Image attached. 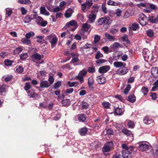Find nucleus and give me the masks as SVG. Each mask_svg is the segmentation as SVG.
I'll list each match as a JSON object with an SVG mask.
<instances>
[{
  "mask_svg": "<svg viewBox=\"0 0 158 158\" xmlns=\"http://www.w3.org/2000/svg\"><path fill=\"white\" fill-rule=\"evenodd\" d=\"M18 2L20 4L29 5L31 3L30 0H18Z\"/></svg>",
  "mask_w": 158,
  "mask_h": 158,
  "instance_id": "nucleus-29",
  "label": "nucleus"
},
{
  "mask_svg": "<svg viewBox=\"0 0 158 158\" xmlns=\"http://www.w3.org/2000/svg\"><path fill=\"white\" fill-rule=\"evenodd\" d=\"M96 18V15L94 13H92L90 14L89 16V20L90 23H92L94 22Z\"/></svg>",
  "mask_w": 158,
  "mask_h": 158,
  "instance_id": "nucleus-26",
  "label": "nucleus"
},
{
  "mask_svg": "<svg viewBox=\"0 0 158 158\" xmlns=\"http://www.w3.org/2000/svg\"><path fill=\"white\" fill-rule=\"evenodd\" d=\"M16 71L18 73H20L23 71V67L19 66V67L16 69Z\"/></svg>",
  "mask_w": 158,
  "mask_h": 158,
  "instance_id": "nucleus-58",
  "label": "nucleus"
},
{
  "mask_svg": "<svg viewBox=\"0 0 158 158\" xmlns=\"http://www.w3.org/2000/svg\"><path fill=\"white\" fill-rule=\"evenodd\" d=\"M77 24V23L74 20H73L67 23L66 25V27H69L70 26H74Z\"/></svg>",
  "mask_w": 158,
  "mask_h": 158,
  "instance_id": "nucleus-24",
  "label": "nucleus"
},
{
  "mask_svg": "<svg viewBox=\"0 0 158 158\" xmlns=\"http://www.w3.org/2000/svg\"><path fill=\"white\" fill-rule=\"evenodd\" d=\"M90 27L91 26L90 25L88 24L87 23H85L82 24L81 29L84 31H86L87 32Z\"/></svg>",
  "mask_w": 158,
  "mask_h": 158,
  "instance_id": "nucleus-23",
  "label": "nucleus"
},
{
  "mask_svg": "<svg viewBox=\"0 0 158 158\" xmlns=\"http://www.w3.org/2000/svg\"><path fill=\"white\" fill-rule=\"evenodd\" d=\"M35 16L36 15L34 14L31 15H27L24 18L23 21L25 23H28L32 19H35Z\"/></svg>",
  "mask_w": 158,
  "mask_h": 158,
  "instance_id": "nucleus-9",
  "label": "nucleus"
},
{
  "mask_svg": "<svg viewBox=\"0 0 158 158\" xmlns=\"http://www.w3.org/2000/svg\"><path fill=\"white\" fill-rule=\"evenodd\" d=\"M110 67L109 66H102L99 68L98 72L101 73H105L107 72L110 69Z\"/></svg>",
  "mask_w": 158,
  "mask_h": 158,
  "instance_id": "nucleus-6",
  "label": "nucleus"
},
{
  "mask_svg": "<svg viewBox=\"0 0 158 158\" xmlns=\"http://www.w3.org/2000/svg\"><path fill=\"white\" fill-rule=\"evenodd\" d=\"M98 60L96 61V63L97 64H101L105 63L106 61L103 59H97Z\"/></svg>",
  "mask_w": 158,
  "mask_h": 158,
  "instance_id": "nucleus-55",
  "label": "nucleus"
},
{
  "mask_svg": "<svg viewBox=\"0 0 158 158\" xmlns=\"http://www.w3.org/2000/svg\"><path fill=\"white\" fill-rule=\"evenodd\" d=\"M47 21L44 20L43 19V20H41L39 25L43 27H44L47 25Z\"/></svg>",
  "mask_w": 158,
  "mask_h": 158,
  "instance_id": "nucleus-57",
  "label": "nucleus"
},
{
  "mask_svg": "<svg viewBox=\"0 0 158 158\" xmlns=\"http://www.w3.org/2000/svg\"><path fill=\"white\" fill-rule=\"evenodd\" d=\"M141 91L144 95H146L147 94L148 90L147 87H143L142 88Z\"/></svg>",
  "mask_w": 158,
  "mask_h": 158,
  "instance_id": "nucleus-43",
  "label": "nucleus"
},
{
  "mask_svg": "<svg viewBox=\"0 0 158 158\" xmlns=\"http://www.w3.org/2000/svg\"><path fill=\"white\" fill-rule=\"evenodd\" d=\"M134 139L133 134L129 131V141L132 142Z\"/></svg>",
  "mask_w": 158,
  "mask_h": 158,
  "instance_id": "nucleus-60",
  "label": "nucleus"
},
{
  "mask_svg": "<svg viewBox=\"0 0 158 158\" xmlns=\"http://www.w3.org/2000/svg\"><path fill=\"white\" fill-rule=\"evenodd\" d=\"M151 56H150V58L149 60L151 62H155L157 59V57L156 56V57L152 55H151Z\"/></svg>",
  "mask_w": 158,
  "mask_h": 158,
  "instance_id": "nucleus-52",
  "label": "nucleus"
},
{
  "mask_svg": "<svg viewBox=\"0 0 158 158\" xmlns=\"http://www.w3.org/2000/svg\"><path fill=\"white\" fill-rule=\"evenodd\" d=\"M50 86V84L46 81H41L40 86L42 88H48Z\"/></svg>",
  "mask_w": 158,
  "mask_h": 158,
  "instance_id": "nucleus-18",
  "label": "nucleus"
},
{
  "mask_svg": "<svg viewBox=\"0 0 158 158\" xmlns=\"http://www.w3.org/2000/svg\"><path fill=\"white\" fill-rule=\"evenodd\" d=\"M114 113L118 115H121L123 113V109L119 107L116 108L114 110Z\"/></svg>",
  "mask_w": 158,
  "mask_h": 158,
  "instance_id": "nucleus-27",
  "label": "nucleus"
},
{
  "mask_svg": "<svg viewBox=\"0 0 158 158\" xmlns=\"http://www.w3.org/2000/svg\"><path fill=\"white\" fill-rule=\"evenodd\" d=\"M142 53L145 60L148 61L150 58V56L151 55L148 50L147 49L144 48L143 50Z\"/></svg>",
  "mask_w": 158,
  "mask_h": 158,
  "instance_id": "nucleus-3",
  "label": "nucleus"
},
{
  "mask_svg": "<svg viewBox=\"0 0 158 158\" xmlns=\"http://www.w3.org/2000/svg\"><path fill=\"white\" fill-rule=\"evenodd\" d=\"M44 56L43 55H41L40 54L37 53H34L32 56V59L33 61L35 63H37V60L39 61L43 58Z\"/></svg>",
  "mask_w": 158,
  "mask_h": 158,
  "instance_id": "nucleus-2",
  "label": "nucleus"
},
{
  "mask_svg": "<svg viewBox=\"0 0 158 158\" xmlns=\"http://www.w3.org/2000/svg\"><path fill=\"white\" fill-rule=\"evenodd\" d=\"M147 35L150 38H152L154 35V32L151 29L148 30L146 32Z\"/></svg>",
  "mask_w": 158,
  "mask_h": 158,
  "instance_id": "nucleus-34",
  "label": "nucleus"
},
{
  "mask_svg": "<svg viewBox=\"0 0 158 158\" xmlns=\"http://www.w3.org/2000/svg\"><path fill=\"white\" fill-rule=\"evenodd\" d=\"M20 10L21 12V14L22 15H25L27 13V10L25 8L23 7H21Z\"/></svg>",
  "mask_w": 158,
  "mask_h": 158,
  "instance_id": "nucleus-63",
  "label": "nucleus"
},
{
  "mask_svg": "<svg viewBox=\"0 0 158 158\" xmlns=\"http://www.w3.org/2000/svg\"><path fill=\"white\" fill-rule=\"evenodd\" d=\"M61 85V82L59 81L55 83L53 86V87L54 89H56L58 88L59 87H60Z\"/></svg>",
  "mask_w": 158,
  "mask_h": 158,
  "instance_id": "nucleus-49",
  "label": "nucleus"
},
{
  "mask_svg": "<svg viewBox=\"0 0 158 158\" xmlns=\"http://www.w3.org/2000/svg\"><path fill=\"white\" fill-rule=\"evenodd\" d=\"M7 8L6 9V14L8 17H10L12 13V11L11 9H9V10H7Z\"/></svg>",
  "mask_w": 158,
  "mask_h": 158,
  "instance_id": "nucleus-64",
  "label": "nucleus"
},
{
  "mask_svg": "<svg viewBox=\"0 0 158 158\" xmlns=\"http://www.w3.org/2000/svg\"><path fill=\"white\" fill-rule=\"evenodd\" d=\"M6 88V86L4 85H0V95H2L3 93L4 92Z\"/></svg>",
  "mask_w": 158,
  "mask_h": 158,
  "instance_id": "nucleus-48",
  "label": "nucleus"
},
{
  "mask_svg": "<svg viewBox=\"0 0 158 158\" xmlns=\"http://www.w3.org/2000/svg\"><path fill=\"white\" fill-rule=\"evenodd\" d=\"M122 13V10L120 9H118L116 10V15L118 17H119L121 16V13Z\"/></svg>",
  "mask_w": 158,
  "mask_h": 158,
  "instance_id": "nucleus-51",
  "label": "nucleus"
},
{
  "mask_svg": "<svg viewBox=\"0 0 158 158\" xmlns=\"http://www.w3.org/2000/svg\"><path fill=\"white\" fill-rule=\"evenodd\" d=\"M103 57V54L100 51H97L96 53L95 58L96 59H98Z\"/></svg>",
  "mask_w": 158,
  "mask_h": 158,
  "instance_id": "nucleus-33",
  "label": "nucleus"
},
{
  "mask_svg": "<svg viewBox=\"0 0 158 158\" xmlns=\"http://www.w3.org/2000/svg\"><path fill=\"white\" fill-rule=\"evenodd\" d=\"M101 39L100 36L98 35H96L94 36V43L96 44L98 43Z\"/></svg>",
  "mask_w": 158,
  "mask_h": 158,
  "instance_id": "nucleus-47",
  "label": "nucleus"
},
{
  "mask_svg": "<svg viewBox=\"0 0 158 158\" xmlns=\"http://www.w3.org/2000/svg\"><path fill=\"white\" fill-rule=\"evenodd\" d=\"M113 65L116 68L125 67L126 64L125 63L120 61H116L114 63Z\"/></svg>",
  "mask_w": 158,
  "mask_h": 158,
  "instance_id": "nucleus-13",
  "label": "nucleus"
},
{
  "mask_svg": "<svg viewBox=\"0 0 158 158\" xmlns=\"http://www.w3.org/2000/svg\"><path fill=\"white\" fill-rule=\"evenodd\" d=\"M41 14L46 15L48 16L50 15V13L46 10V8L44 6H41L40 9Z\"/></svg>",
  "mask_w": 158,
  "mask_h": 158,
  "instance_id": "nucleus-15",
  "label": "nucleus"
},
{
  "mask_svg": "<svg viewBox=\"0 0 158 158\" xmlns=\"http://www.w3.org/2000/svg\"><path fill=\"white\" fill-rule=\"evenodd\" d=\"M102 49L106 54H108L109 50V48L108 46H105L103 47L102 48Z\"/></svg>",
  "mask_w": 158,
  "mask_h": 158,
  "instance_id": "nucleus-61",
  "label": "nucleus"
},
{
  "mask_svg": "<svg viewBox=\"0 0 158 158\" xmlns=\"http://www.w3.org/2000/svg\"><path fill=\"white\" fill-rule=\"evenodd\" d=\"M94 80L92 77H89L88 81V85L89 88L91 90H93L94 87Z\"/></svg>",
  "mask_w": 158,
  "mask_h": 158,
  "instance_id": "nucleus-5",
  "label": "nucleus"
},
{
  "mask_svg": "<svg viewBox=\"0 0 158 158\" xmlns=\"http://www.w3.org/2000/svg\"><path fill=\"white\" fill-rule=\"evenodd\" d=\"M152 75L154 77H158V68H152L151 70Z\"/></svg>",
  "mask_w": 158,
  "mask_h": 158,
  "instance_id": "nucleus-14",
  "label": "nucleus"
},
{
  "mask_svg": "<svg viewBox=\"0 0 158 158\" xmlns=\"http://www.w3.org/2000/svg\"><path fill=\"white\" fill-rule=\"evenodd\" d=\"M86 4L87 7V9H88L93 4V2L90 0H86Z\"/></svg>",
  "mask_w": 158,
  "mask_h": 158,
  "instance_id": "nucleus-50",
  "label": "nucleus"
},
{
  "mask_svg": "<svg viewBox=\"0 0 158 158\" xmlns=\"http://www.w3.org/2000/svg\"><path fill=\"white\" fill-rule=\"evenodd\" d=\"M122 154L123 158H128V150H123Z\"/></svg>",
  "mask_w": 158,
  "mask_h": 158,
  "instance_id": "nucleus-37",
  "label": "nucleus"
},
{
  "mask_svg": "<svg viewBox=\"0 0 158 158\" xmlns=\"http://www.w3.org/2000/svg\"><path fill=\"white\" fill-rule=\"evenodd\" d=\"M62 105L64 106H67L70 104V101L69 99L63 100L61 102Z\"/></svg>",
  "mask_w": 158,
  "mask_h": 158,
  "instance_id": "nucleus-25",
  "label": "nucleus"
},
{
  "mask_svg": "<svg viewBox=\"0 0 158 158\" xmlns=\"http://www.w3.org/2000/svg\"><path fill=\"white\" fill-rule=\"evenodd\" d=\"M19 56L21 60L24 61L28 57L29 55L27 52H23L19 55Z\"/></svg>",
  "mask_w": 158,
  "mask_h": 158,
  "instance_id": "nucleus-17",
  "label": "nucleus"
},
{
  "mask_svg": "<svg viewBox=\"0 0 158 158\" xmlns=\"http://www.w3.org/2000/svg\"><path fill=\"white\" fill-rule=\"evenodd\" d=\"M68 83L70 87H73L74 86H76L79 84L78 82H72L69 81H68Z\"/></svg>",
  "mask_w": 158,
  "mask_h": 158,
  "instance_id": "nucleus-46",
  "label": "nucleus"
},
{
  "mask_svg": "<svg viewBox=\"0 0 158 158\" xmlns=\"http://www.w3.org/2000/svg\"><path fill=\"white\" fill-rule=\"evenodd\" d=\"M28 96L30 98H34L37 95V94L35 93L34 90L32 89H31L29 91H27Z\"/></svg>",
  "mask_w": 158,
  "mask_h": 158,
  "instance_id": "nucleus-21",
  "label": "nucleus"
},
{
  "mask_svg": "<svg viewBox=\"0 0 158 158\" xmlns=\"http://www.w3.org/2000/svg\"><path fill=\"white\" fill-rule=\"evenodd\" d=\"M62 15V14L61 13L59 12L56 13L55 15L54 14H53L51 16V17L52 19V21L55 22L57 21V19L60 18Z\"/></svg>",
  "mask_w": 158,
  "mask_h": 158,
  "instance_id": "nucleus-10",
  "label": "nucleus"
},
{
  "mask_svg": "<svg viewBox=\"0 0 158 158\" xmlns=\"http://www.w3.org/2000/svg\"><path fill=\"white\" fill-rule=\"evenodd\" d=\"M23 47L22 46L16 48L14 50V55H16L19 54L21 52L23 51Z\"/></svg>",
  "mask_w": 158,
  "mask_h": 158,
  "instance_id": "nucleus-19",
  "label": "nucleus"
},
{
  "mask_svg": "<svg viewBox=\"0 0 158 158\" xmlns=\"http://www.w3.org/2000/svg\"><path fill=\"white\" fill-rule=\"evenodd\" d=\"M139 23L142 26L146 25L148 23L149 19L143 13H141L139 15Z\"/></svg>",
  "mask_w": 158,
  "mask_h": 158,
  "instance_id": "nucleus-1",
  "label": "nucleus"
},
{
  "mask_svg": "<svg viewBox=\"0 0 158 158\" xmlns=\"http://www.w3.org/2000/svg\"><path fill=\"white\" fill-rule=\"evenodd\" d=\"M87 73V69H84L79 72L78 74L80 76L84 77L86 75Z\"/></svg>",
  "mask_w": 158,
  "mask_h": 158,
  "instance_id": "nucleus-35",
  "label": "nucleus"
},
{
  "mask_svg": "<svg viewBox=\"0 0 158 158\" xmlns=\"http://www.w3.org/2000/svg\"><path fill=\"white\" fill-rule=\"evenodd\" d=\"M139 148L141 151H146L149 149L148 145L146 144L145 142H140L139 143Z\"/></svg>",
  "mask_w": 158,
  "mask_h": 158,
  "instance_id": "nucleus-4",
  "label": "nucleus"
},
{
  "mask_svg": "<svg viewBox=\"0 0 158 158\" xmlns=\"http://www.w3.org/2000/svg\"><path fill=\"white\" fill-rule=\"evenodd\" d=\"M88 129L86 127H84L79 129L78 132L79 134L81 136H85L87 134Z\"/></svg>",
  "mask_w": 158,
  "mask_h": 158,
  "instance_id": "nucleus-12",
  "label": "nucleus"
},
{
  "mask_svg": "<svg viewBox=\"0 0 158 158\" xmlns=\"http://www.w3.org/2000/svg\"><path fill=\"white\" fill-rule=\"evenodd\" d=\"M149 21L150 22L153 23H156L158 22V15L156 18L153 16L149 17Z\"/></svg>",
  "mask_w": 158,
  "mask_h": 158,
  "instance_id": "nucleus-22",
  "label": "nucleus"
},
{
  "mask_svg": "<svg viewBox=\"0 0 158 158\" xmlns=\"http://www.w3.org/2000/svg\"><path fill=\"white\" fill-rule=\"evenodd\" d=\"M102 105L104 107L106 108H108L110 107V104L108 102H103L102 103Z\"/></svg>",
  "mask_w": 158,
  "mask_h": 158,
  "instance_id": "nucleus-62",
  "label": "nucleus"
},
{
  "mask_svg": "<svg viewBox=\"0 0 158 158\" xmlns=\"http://www.w3.org/2000/svg\"><path fill=\"white\" fill-rule=\"evenodd\" d=\"M34 15H36L35 18V21L39 25L41 20H43V19L40 16H37L36 14H34Z\"/></svg>",
  "mask_w": 158,
  "mask_h": 158,
  "instance_id": "nucleus-38",
  "label": "nucleus"
},
{
  "mask_svg": "<svg viewBox=\"0 0 158 158\" xmlns=\"http://www.w3.org/2000/svg\"><path fill=\"white\" fill-rule=\"evenodd\" d=\"M109 19L107 18H102L98 19V23L99 25H101L103 24L108 25Z\"/></svg>",
  "mask_w": 158,
  "mask_h": 158,
  "instance_id": "nucleus-8",
  "label": "nucleus"
},
{
  "mask_svg": "<svg viewBox=\"0 0 158 158\" xmlns=\"http://www.w3.org/2000/svg\"><path fill=\"white\" fill-rule=\"evenodd\" d=\"M96 81L99 84H104L106 82L105 78L102 75L97 76Z\"/></svg>",
  "mask_w": 158,
  "mask_h": 158,
  "instance_id": "nucleus-11",
  "label": "nucleus"
},
{
  "mask_svg": "<svg viewBox=\"0 0 158 158\" xmlns=\"http://www.w3.org/2000/svg\"><path fill=\"white\" fill-rule=\"evenodd\" d=\"M110 149V148L108 145H106L103 147L102 148L103 152H109Z\"/></svg>",
  "mask_w": 158,
  "mask_h": 158,
  "instance_id": "nucleus-56",
  "label": "nucleus"
},
{
  "mask_svg": "<svg viewBox=\"0 0 158 158\" xmlns=\"http://www.w3.org/2000/svg\"><path fill=\"white\" fill-rule=\"evenodd\" d=\"M21 41L23 44L29 45L31 43V41L26 38H22L21 40Z\"/></svg>",
  "mask_w": 158,
  "mask_h": 158,
  "instance_id": "nucleus-36",
  "label": "nucleus"
},
{
  "mask_svg": "<svg viewBox=\"0 0 158 158\" xmlns=\"http://www.w3.org/2000/svg\"><path fill=\"white\" fill-rule=\"evenodd\" d=\"M139 28L138 24L136 23H133L131 27H129V36L131 35V36L132 34H131V30L133 31H135Z\"/></svg>",
  "mask_w": 158,
  "mask_h": 158,
  "instance_id": "nucleus-7",
  "label": "nucleus"
},
{
  "mask_svg": "<svg viewBox=\"0 0 158 158\" xmlns=\"http://www.w3.org/2000/svg\"><path fill=\"white\" fill-rule=\"evenodd\" d=\"M76 77L81 83H82L84 81L83 77L80 76L79 74Z\"/></svg>",
  "mask_w": 158,
  "mask_h": 158,
  "instance_id": "nucleus-59",
  "label": "nucleus"
},
{
  "mask_svg": "<svg viewBox=\"0 0 158 158\" xmlns=\"http://www.w3.org/2000/svg\"><path fill=\"white\" fill-rule=\"evenodd\" d=\"M135 97L133 94L129 95V102H134L136 101Z\"/></svg>",
  "mask_w": 158,
  "mask_h": 158,
  "instance_id": "nucleus-40",
  "label": "nucleus"
},
{
  "mask_svg": "<svg viewBox=\"0 0 158 158\" xmlns=\"http://www.w3.org/2000/svg\"><path fill=\"white\" fill-rule=\"evenodd\" d=\"M31 88V86L29 82H27L25 84V85L24 87V89L26 91H27Z\"/></svg>",
  "mask_w": 158,
  "mask_h": 158,
  "instance_id": "nucleus-53",
  "label": "nucleus"
},
{
  "mask_svg": "<svg viewBox=\"0 0 158 158\" xmlns=\"http://www.w3.org/2000/svg\"><path fill=\"white\" fill-rule=\"evenodd\" d=\"M123 68L119 72V73L121 75H123L126 74L127 72V69L125 67H122Z\"/></svg>",
  "mask_w": 158,
  "mask_h": 158,
  "instance_id": "nucleus-39",
  "label": "nucleus"
},
{
  "mask_svg": "<svg viewBox=\"0 0 158 158\" xmlns=\"http://www.w3.org/2000/svg\"><path fill=\"white\" fill-rule=\"evenodd\" d=\"M122 40L127 43H128V36L127 35H124L122 38Z\"/></svg>",
  "mask_w": 158,
  "mask_h": 158,
  "instance_id": "nucleus-45",
  "label": "nucleus"
},
{
  "mask_svg": "<svg viewBox=\"0 0 158 158\" xmlns=\"http://www.w3.org/2000/svg\"><path fill=\"white\" fill-rule=\"evenodd\" d=\"M73 12V10L72 9L69 8L65 12L64 14V16L66 18L70 17Z\"/></svg>",
  "mask_w": 158,
  "mask_h": 158,
  "instance_id": "nucleus-16",
  "label": "nucleus"
},
{
  "mask_svg": "<svg viewBox=\"0 0 158 158\" xmlns=\"http://www.w3.org/2000/svg\"><path fill=\"white\" fill-rule=\"evenodd\" d=\"M105 35L106 37L109 41H114L115 40H117L115 39L114 36L110 35L108 33H106L105 34Z\"/></svg>",
  "mask_w": 158,
  "mask_h": 158,
  "instance_id": "nucleus-20",
  "label": "nucleus"
},
{
  "mask_svg": "<svg viewBox=\"0 0 158 158\" xmlns=\"http://www.w3.org/2000/svg\"><path fill=\"white\" fill-rule=\"evenodd\" d=\"M57 41V39L56 37H53L50 43L51 44V47L52 48H54L56 45V44Z\"/></svg>",
  "mask_w": 158,
  "mask_h": 158,
  "instance_id": "nucleus-28",
  "label": "nucleus"
},
{
  "mask_svg": "<svg viewBox=\"0 0 158 158\" xmlns=\"http://www.w3.org/2000/svg\"><path fill=\"white\" fill-rule=\"evenodd\" d=\"M35 34L33 32H30L29 33H27L25 35V37L27 39L30 38L31 37H33L34 36Z\"/></svg>",
  "mask_w": 158,
  "mask_h": 158,
  "instance_id": "nucleus-41",
  "label": "nucleus"
},
{
  "mask_svg": "<svg viewBox=\"0 0 158 158\" xmlns=\"http://www.w3.org/2000/svg\"><path fill=\"white\" fill-rule=\"evenodd\" d=\"M13 62V61L9 60H5L4 63L7 66H10L12 65V63Z\"/></svg>",
  "mask_w": 158,
  "mask_h": 158,
  "instance_id": "nucleus-42",
  "label": "nucleus"
},
{
  "mask_svg": "<svg viewBox=\"0 0 158 158\" xmlns=\"http://www.w3.org/2000/svg\"><path fill=\"white\" fill-rule=\"evenodd\" d=\"M36 38L37 39V42H39L41 44L44 43V36H37Z\"/></svg>",
  "mask_w": 158,
  "mask_h": 158,
  "instance_id": "nucleus-32",
  "label": "nucleus"
},
{
  "mask_svg": "<svg viewBox=\"0 0 158 158\" xmlns=\"http://www.w3.org/2000/svg\"><path fill=\"white\" fill-rule=\"evenodd\" d=\"M114 97L119 101L123 102H125V99L123 98L121 95L118 94L114 96Z\"/></svg>",
  "mask_w": 158,
  "mask_h": 158,
  "instance_id": "nucleus-31",
  "label": "nucleus"
},
{
  "mask_svg": "<svg viewBox=\"0 0 158 158\" xmlns=\"http://www.w3.org/2000/svg\"><path fill=\"white\" fill-rule=\"evenodd\" d=\"M107 4L109 5L114 6H116L118 5V3L115 2H114L111 0H109L107 2Z\"/></svg>",
  "mask_w": 158,
  "mask_h": 158,
  "instance_id": "nucleus-44",
  "label": "nucleus"
},
{
  "mask_svg": "<svg viewBox=\"0 0 158 158\" xmlns=\"http://www.w3.org/2000/svg\"><path fill=\"white\" fill-rule=\"evenodd\" d=\"M61 116V114L60 113H57L56 115L53 117V119L56 121L58 120L60 118Z\"/></svg>",
  "mask_w": 158,
  "mask_h": 158,
  "instance_id": "nucleus-54",
  "label": "nucleus"
},
{
  "mask_svg": "<svg viewBox=\"0 0 158 158\" xmlns=\"http://www.w3.org/2000/svg\"><path fill=\"white\" fill-rule=\"evenodd\" d=\"M78 119L80 122H83L86 119V116L83 114H79L78 116Z\"/></svg>",
  "mask_w": 158,
  "mask_h": 158,
  "instance_id": "nucleus-30",
  "label": "nucleus"
}]
</instances>
